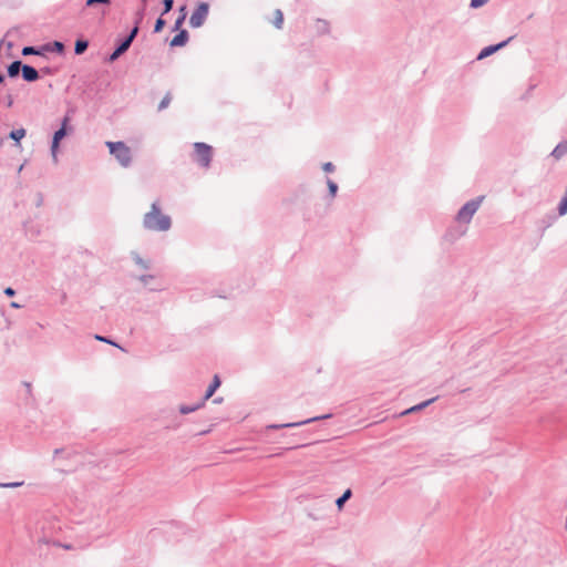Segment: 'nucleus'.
<instances>
[{
  "mask_svg": "<svg viewBox=\"0 0 567 567\" xmlns=\"http://www.w3.org/2000/svg\"><path fill=\"white\" fill-rule=\"evenodd\" d=\"M322 169L327 173H331L334 171V165L331 162H327L322 165Z\"/></svg>",
  "mask_w": 567,
  "mask_h": 567,
  "instance_id": "473e14b6",
  "label": "nucleus"
},
{
  "mask_svg": "<svg viewBox=\"0 0 567 567\" xmlns=\"http://www.w3.org/2000/svg\"><path fill=\"white\" fill-rule=\"evenodd\" d=\"M24 136H25V130H23V128H18L10 133V137L17 142L22 140Z\"/></svg>",
  "mask_w": 567,
  "mask_h": 567,
  "instance_id": "412c9836",
  "label": "nucleus"
},
{
  "mask_svg": "<svg viewBox=\"0 0 567 567\" xmlns=\"http://www.w3.org/2000/svg\"><path fill=\"white\" fill-rule=\"evenodd\" d=\"M138 28L135 27L131 34L121 43V45L111 54L110 61H115L120 55H122L131 45L132 41L136 37Z\"/></svg>",
  "mask_w": 567,
  "mask_h": 567,
  "instance_id": "0eeeda50",
  "label": "nucleus"
},
{
  "mask_svg": "<svg viewBox=\"0 0 567 567\" xmlns=\"http://www.w3.org/2000/svg\"><path fill=\"white\" fill-rule=\"evenodd\" d=\"M65 454V450L64 449H55L54 450V457H59V456H62Z\"/></svg>",
  "mask_w": 567,
  "mask_h": 567,
  "instance_id": "58836bf2",
  "label": "nucleus"
},
{
  "mask_svg": "<svg viewBox=\"0 0 567 567\" xmlns=\"http://www.w3.org/2000/svg\"><path fill=\"white\" fill-rule=\"evenodd\" d=\"M219 386H220V380H219L218 375H215L213 379V382L207 388L202 401H204V403H205L210 396H213V394Z\"/></svg>",
  "mask_w": 567,
  "mask_h": 567,
  "instance_id": "9d476101",
  "label": "nucleus"
},
{
  "mask_svg": "<svg viewBox=\"0 0 567 567\" xmlns=\"http://www.w3.org/2000/svg\"><path fill=\"white\" fill-rule=\"evenodd\" d=\"M204 404H205L204 401H200L193 405L182 404L179 406V412L182 414H189V413H193V412L199 410L202 406H204Z\"/></svg>",
  "mask_w": 567,
  "mask_h": 567,
  "instance_id": "ddd939ff",
  "label": "nucleus"
},
{
  "mask_svg": "<svg viewBox=\"0 0 567 567\" xmlns=\"http://www.w3.org/2000/svg\"><path fill=\"white\" fill-rule=\"evenodd\" d=\"M109 152L123 166L127 167L132 163L133 153L127 144H106Z\"/></svg>",
  "mask_w": 567,
  "mask_h": 567,
  "instance_id": "20e7f679",
  "label": "nucleus"
},
{
  "mask_svg": "<svg viewBox=\"0 0 567 567\" xmlns=\"http://www.w3.org/2000/svg\"><path fill=\"white\" fill-rule=\"evenodd\" d=\"M3 292L8 297H13L16 295V290L11 287H7Z\"/></svg>",
  "mask_w": 567,
  "mask_h": 567,
  "instance_id": "4c0bfd02",
  "label": "nucleus"
},
{
  "mask_svg": "<svg viewBox=\"0 0 567 567\" xmlns=\"http://www.w3.org/2000/svg\"><path fill=\"white\" fill-rule=\"evenodd\" d=\"M24 164L20 165L18 172L20 173L23 169Z\"/></svg>",
  "mask_w": 567,
  "mask_h": 567,
  "instance_id": "37998d69",
  "label": "nucleus"
},
{
  "mask_svg": "<svg viewBox=\"0 0 567 567\" xmlns=\"http://www.w3.org/2000/svg\"><path fill=\"white\" fill-rule=\"evenodd\" d=\"M188 40V33L186 30H182L178 34H176L172 41H171V45L172 47H183L186 44Z\"/></svg>",
  "mask_w": 567,
  "mask_h": 567,
  "instance_id": "9b49d317",
  "label": "nucleus"
},
{
  "mask_svg": "<svg viewBox=\"0 0 567 567\" xmlns=\"http://www.w3.org/2000/svg\"><path fill=\"white\" fill-rule=\"evenodd\" d=\"M143 227L152 231H167L171 229L172 218L162 213L157 200L151 205V210L144 215Z\"/></svg>",
  "mask_w": 567,
  "mask_h": 567,
  "instance_id": "f257e3e1",
  "label": "nucleus"
},
{
  "mask_svg": "<svg viewBox=\"0 0 567 567\" xmlns=\"http://www.w3.org/2000/svg\"><path fill=\"white\" fill-rule=\"evenodd\" d=\"M351 496H352L351 489L350 488L346 489L343 492V494L340 497H338L336 501V505H337L338 509H341L344 506V503L347 501H349Z\"/></svg>",
  "mask_w": 567,
  "mask_h": 567,
  "instance_id": "dca6fc26",
  "label": "nucleus"
},
{
  "mask_svg": "<svg viewBox=\"0 0 567 567\" xmlns=\"http://www.w3.org/2000/svg\"><path fill=\"white\" fill-rule=\"evenodd\" d=\"M165 25V21L162 19V18H158L156 20V23H155V27H154V32L158 33L163 30Z\"/></svg>",
  "mask_w": 567,
  "mask_h": 567,
  "instance_id": "c85d7f7f",
  "label": "nucleus"
},
{
  "mask_svg": "<svg viewBox=\"0 0 567 567\" xmlns=\"http://www.w3.org/2000/svg\"><path fill=\"white\" fill-rule=\"evenodd\" d=\"M4 82V78L3 75L0 73V83H3Z\"/></svg>",
  "mask_w": 567,
  "mask_h": 567,
  "instance_id": "79ce46f5",
  "label": "nucleus"
},
{
  "mask_svg": "<svg viewBox=\"0 0 567 567\" xmlns=\"http://www.w3.org/2000/svg\"><path fill=\"white\" fill-rule=\"evenodd\" d=\"M64 135H65L64 127H61L60 130H58L54 133L52 142H60L64 137Z\"/></svg>",
  "mask_w": 567,
  "mask_h": 567,
  "instance_id": "cd10ccee",
  "label": "nucleus"
},
{
  "mask_svg": "<svg viewBox=\"0 0 567 567\" xmlns=\"http://www.w3.org/2000/svg\"><path fill=\"white\" fill-rule=\"evenodd\" d=\"M95 339H96V340H100V341H103V342H106V343H110V344H113V346H116V343H115V342H113L112 340H110V339H109V338H106V337H102V336L96 334V336H95Z\"/></svg>",
  "mask_w": 567,
  "mask_h": 567,
  "instance_id": "e433bc0d",
  "label": "nucleus"
},
{
  "mask_svg": "<svg viewBox=\"0 0 567 567\" xmlns=\"http://www.w3.org/2000/svg\"><path fill=\"white\" fill-rule=\"evenodd\" d=\"M53 49L59 52V53H62L63 50H64V45L63 43L59 42V41H54L53 42Z\"/></svg>",
  "mask_w": 567,
  "mask_h": 567,
  "instance_id": "72a5a7b5",
  "label": "nucleus"
},
{
  "mask_svg": "<svg viewBox=\"0 0 567 567\" xmlns=\"http://www.w3.org/2000/svg\"><path fill=\"white\" fill-rule=\"evenodd\" d=\"M182 16L175 21V29H179L186 18L185 7L181 9Z\"/></svg>",
  "mask_w": 567,
  "mask_h": 567,
  "instance_id": "bb28decb",
  "label": "nucleus"
},
{
  "mask_svg": "<svg viewBox=\"0 0 567 567\" xmlns=\"http://www.w3.org/2000/svg\"><path fill=\"white\" fill-rule=\"evenodd\" d=\"M556 220V216L555 215H548L544 220V228H547L549 226L553 225V223Z\"/></svg>",
  "mask_w": 567,
  "mask_h": 567,
  "instance_id": "c756f323",
  "label": "nucleus"
},
{
  "mask_svg": "<svg viewBox=\"0 0 567 567\" xmlns=\"http://www.w3.org/2000/svg\"><path fill=\"white\" fill-rule=\"evenodd\" d=\"M152 279H154V276H153V275H141V276L138 277V280H140L144 286L148 285V282H150Z\"/></svg>",
  "mask_w": 567,
  "mask_h": 567,
  "instance_id": "7c9ffc66",
  "label": "nucleus"
},
{
  "mask_svg": "<svg viewBox=\"0 0 567 567\" xmlns=\"http://www.w3.org/2000/svg\"><path fill=\"white\" fill-rule=\"evenodd\" d=\"M173 8V0H164V13H167Z\"/></svg>",
  "mask_w": 567,
  "mask_h": 567,
  "instance_id": "f704fd0d",
  "label": "nucleus"
},
{
  "mask_svg": "<svg viewBox=\"0 0 567 567\" xmlns=\"http://www.w3.org/2000/svg\"><path fill=\"white\" fill-rule=\"evenodd\" d=\"M509 40H511V39H508L507 41H504V42H502V43H499V44H496V45H489V47L484 48V49L480 52V54H478L477 59H478V60H482V59H484V58H486V56H488V55L493 54V53H494V52H496L498 49H501V48L505 47Z\"/></svg>",
  "mask_w": 567,
  "mask_h": 567,
  "instance_id": "1a4fd4ad",
  "label": "nucleus"
},
{
  "mask_svg": "<svg viewBox=\"0 0 567 567\" xmlns=\"http://www.w3.org/2000/svg\"><path fill=\"white\" fill-rule=\"evenodd\" d=\"M208 4L206 2H202L198 4L196 10L193 12L189 19V24L193 28H199L205 22L207 14H208Z\"/></svg>",
  "mask_w": 567,
  "mask_h": 567,
  "instance_id": "39448f33",
  "label": "nucleus"
},
{
  "mask_svg": "<svg viewBox=\"0 0 567 567\" xmlns=\"http://www.w3.org/2000/svg\"><path fill=\"white\" fill-rule=\"evenodd\" d=\"M22 66L21 65V62L20 61H14L12 62L9 66H8V74L9 76L11 78H14L19 74L20 70H22Z\"/></svg>",
  "mask_w": 567,
  "mask_h": 567,
  "instance_id": "a211bd4d",
  "label": "nucleus"
},
{
  "mask_svg": "<svg viewBox=\"0 0 567 567\" xmlns=\"http://www.w3.org/2000/svg\"><path fill=\"white\" fill-rule=\"evenodd\" d=\"M485 196H477L468 202H466L456 214V221L461 224H470L475 213L481 207Z\"/></svg>",
  "mask_w": 567,
  "mask_h": 567,
  "instance_id": "f03ea898",
  "label": "nucleus"
},
{
  "mask_svg": "<svg viewBox=\"0 0 567 567\" xmlns=\"http://www.w3.org/2000/svg\"><path fill=\"white\" fill-rule=\"evenodd\" d=\"M214 151L210 144H194L192 159L199 167L208 168L210 166Z\"/></svg>",
  "mask_w": 567,
  "mask_h": 567,
  "instance_id": "7ed1b4c3",
  "label": "nucleus"
},
{
  "mask_svg": "<svg viewBox=\"0 0 567 567\" xmlns=\"http://www.w3.org/2000/svg\"><path fill=\"white\" fill-rule=\"evenodd\" d=\"M437 396L436 398H432L430 400H426L420 404H416L408 410H405L404 412H402L403 415L405 414H410V413H413V412H416V411H421L423 410L424 408L429 406L431 403H433L434 401H436Z\"/></svg>",
  "mask_w": 567,
  "mask_h": 567,
  "instance_id": "f8f14e48",
  "label": "nucleus"
},
{
  "mask_svg": "<svg viewBox=\"0 0 567 567\" xmlns=\"http://www.w3.org/2000/svg\"><path fill=\"white\" fill-rule=\"evenodd\" d=\"M87 49V42L83 40H78L75 42L74 51L76 54H82Z\"/></svg>",
  "mask_w": 567,
  "mask_h": 567,
  "instance_id": "aec40b11",
  "label": "nucleus"
},
{
  "mask_svg": "<svg viewBox=\"0 0 567 567\" xmlns=\"http://www.w3.org/2000/svg\"><path fill=\"white\" fill-rule=\"evenodd\" d=\"M131 256H132V259L134 260V262L136 265H138L141 268H143V269L150 268V264L146 260H144L137 252L132 251Z\"/></svg>",
  "mask_w": 567,
  "mask_h": 567,
  "instance_id": "6ab92c4d",
  "label": "nucleus"
},
{
  "mask_svg": "<svg viewBox=\"0 0 567 567\" xmlns=\"http://www.w3.org/2000/svg\"><path fill=\"white\" fill-rule=\"evenodd\" d=\"M326 184L328 186L329 197L334 198L339 189L338 184L329 177L326 178Z\"/></svg>",
  "mask_w": 567,
  "mask_h": 567,
  "instance_id": "2eb2a0df",
  "label": "nucleus"
},
{
  "mask_svg": "<svg viewBox=\"0 0 567 567\" xmlns=\"http://www.w3.org/2000/svg\"><path fill=\"white\" fill-rule=\"evenodd\" d=\"M221 400H223L221 398H217V399L214 400V403H220Z\"/></svg>",
  "mask_w": 567,
  "mask_h": 567,
  "instance_id": "a19ab883",
  "label": "nucleus"
},
{
  "mask_svg": "<svg viewBox=\"0 0 567 567\" xmlns=\"http://www.w3.org/2000/svg\"><path fill=\"white\" fill-rule=\"evenodd\" d=\"M23 485V482L0 483L1 488H16Z\"/></svg>",
  "mask_w": 567,
  "mask_h": 567,
  "instance_id": "393cba45",
  "label": "nucleus"
},
{
  "mask_svg": "<svg viewBox=\"0 0 567 567\" xmlns=\"http://www.w3.org/2000/svg\"><path fill=\"white\" fill-rule=\"evenodd\" d=\"M331 416H332L331 414H324V415L309 417L307 420L299 421V422H290V423H282V424H269V425H267V430H279V429L298 427V426H301V425H305V424H309V423H312V422H316V421L326 420V419H329Z\"/></svg>",
  "mask_w": 567,
  "mask_h": 567,
  "instance_id": "423d86ee",
  "label": "nucleus"
},
{
  "mask_svg": "<svg viewBox=\"0 0 567 567\" xmlns=\"http://www.w3.org/2000/svg\"><path fill=\"white\" fill-rule=\"evenodd\" d=\"M271 23L277 28L281 29L284 24V13L281 10L277 9L274 12V19L271 20Z\"/></svg>",
  "mask_w": 567,
  "mask_h": 567,
  "instance_id": "f3484780",
  "label": "nucleus"
},
{
  "mask_svg": "<svg viewBox=\"0 0 567 567\" xmlns=\"http://www.w3.org/2000/svg\"><path fill=\"white\" fill-rule=\"evenodd\" d=\"M171 101H172V96H171V94L168 93V94H166V95L163 97V100L161 101V103H159V105H158V109H159V110H164L165 107H167V106L169 105Z\"/></svg>",
  "mask_w": 567,
  "mask_h": 567,
  "instance_id": "5701e85b",
  "label": "nucleus"
},
{
  "mask_svg": "<svg viewBox=\"0 0 567 567\" xmlns=\"http://www.w3.org/2000/svg\"><path fill=\"white\" fill-rule=\"evenodd\" d=\"M60 145L61 144H51V156L55 164L58 163V152H59Z\"/></svg>",
  "mask_w": 567,
  "mask_h": 567,
  "instance_id": "b1692460",
  "label": "nucleus"
},
{
  "mask_svg": "<svg viewBox=\"0 0 567 567\" xmlns=\"http://www.w3.org/2000/svg\"><path fill=\"white\" fill-rule=\"evenodd\" d=\"M21 71L23 79L28 82H33L39 79L38 71L30 65H23Z\"/></svg>",
  "mask_w": 567,
  "mask_h": 567,
  "instance_id": "6e6552de",
  "label": "nucleus"
},
{
  "mask_svg": "<svg viewBox=\"0 0 567 567\" xmlns=\"http://www.w3.org/2000/svg\"><path fill=\"white\" fill-rule=\"evenodd\" d=\"M558 215L564 216L567 214V197L564 195L558 205Z\"/></svg>",
  "mask_w": 567,
  "mask_h": 567,
  "instance_id": "4be33fe9",
  "label": "nucleus"
},
{
  "mask_svg": "<svg viewBox=\"0 0 567 567\" xmlns=\"http://www.w3.org/2000/svg\"><path fill=\"white\" fill-rule=\"evenodd\" d=\"M111 3L110 0H86V7H93L95 4H105L109 6Z\"/></svg>",
  "mask_w": 567,
  "mask_h": 567,
  "instance_id": "a878e982",
  "label": "nucleus"
},
{
  "mask_svg": "<svg viewBox=\"0 0 567 567\" xmlns=\"http://www.w3.org/2000/svg\"><path fill=\"white\" fill-rule=\"evenodd\" d=\"M22 54L23 55H29V54H40V52L38 50H35L33 47H25L23 48L22 50Z\"/></svg>",
  "mask_w": 567,
  "mask_h": 567,
  "instance_id": "2f4dec72",
  "label": "nucleus"
},
{
  "mask_svg": "<svg viewBox=\"0 0 567 567\" xmlns=\"http://www.w3.org/2000/svg\"><path fill=\"white\" fill-rule=\"evenodd\" d=\"M486 1L487 0H472L471 1V7L472 8H478V7L483 6V4H485Z\"/></svg>",
  "mask_w": 567,
  "mask_h": 567,
  "instance_id": "c9c22d12",
  "label": "nucleus"
},
{
  "mask_svg": "<svg viewBox=\"0 0 567 567\" xmlns=\"http://www.w3.org/2000/svg\"><path fill=\"white\" fill-rule=\"evenodd\" d=\"M10 307H11V308H14V309H19V308H21L22 306H21L20 303L16 302V301H12V302L10 303Z\"/></svg>",
  "mask_w": 567,
  "mask_h": 567,
  "instance_id": "ea45409f",
  "label": "nucleus"
},
{
  "mask_svg": "<svg viewBox=\"0 0 567 567\" xmlns=\"http://www.w3.org/2000/svg\"><path fill=\"white\" fill-rule=\"evenodd\" d=\"M567 154V144H556V147L553 150L550 155L556 159H560L564 155Z\"/></svg>",
  "mask_w": 567,
  "mask_h": 567,
  "instance_id": "4468645a",
  "label": "nucleus"
}]
</instances>
